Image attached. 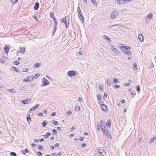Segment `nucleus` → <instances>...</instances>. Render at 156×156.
<instances>
[{
  "mask_svg": "<svg viewBox=\"0 0 156 156\" xmlns=\"http://www.w3.org/2000/svg\"><path fill=\"white\" fill-rule=\"evenodd\" d=\"M117 2L119 4H122L123 3V0H117Z\"/></svg>",
  "mask_w": 156,
  "mask_h": 156,
  "instance_id": "nucleus-30",
  "label": "nucleus"
},
{
  "mask_svg": "<svg viewBox=\"0 0 156 156\" xmlns=\"http://www.w3.org/2000/svg\"><path fill=\"white\" fill-rule=\"evenodd\" d=\"M10 154L11 156H16L17 155L16 154V153L13 152H10Z\"/></svg>",
  "mask_w": 156,
  "mask_h": 156,
  "instance_id": "nucleus-28",
  "label": "nucleus"
},
{
  "mask_svg": "<svg viewBox=\"0 0 156 156\" xmlns=\"http://www.w3.org/2000/svg\"><path fill=\"white\" fill-rule=\"evenodd\" d=\"M113 79H114L113 82H112V83H114V84L116 83L119 82V80L118 79H117L116 78H113Z\"/></svg>",
  "mask_w": 156,
  "mask_h": 156,
  "instance_id": "nucleus-23",
  "label": "nucleus"
},
{
  "mask_svg": "<svg viewBox=\"0 0 156 156\" xmlns=\"http://www.w3.org/2000/svg\"><path fill=\"white\" fill-rule=\"evenodd\" d=\"M80 109V107L79 106L76 105L75 107V110H79Z\"/></svg>",
  "mask_w": 156,
  "mask_h": 156,
  "instance_id": "nucleus-38",
  "label": "nucleus"
},
{
  "mask_svg": "<svg viewBox=\"0 0 156 156\" xmlns=\"http://www.w3.org/2000/svg\"><path fill=\"white\" fill-rule=\"evenodd\" d=\"M104 38L106 39H107L108 41H111V39H110V38L109 37H108L106 35H104Z\"/></svg>",
  "mask_w": 156,
  "mask_h": 156,
  "instance_id": "nucleus-33",
  "label": "nucleus"
},
{
  "mask_svg": "<svg viewBox=\"0 0 156 156\" xmlns=\"http://www.w3.org/2000/svg\"><path fill=\"white\" fill-rule=\"evenodd\" d=\"M28 69L27 68L24 69L23 70V72H26L27 71Z\"/></svg>",
  "mask_w": 156,
  "mask_h": 156,
  "instance_id": "nucleus-54",
  "label": "nucleus"
},
{
  "mask_svg": "<svg viewBox=\"0 0 156 156\" xmlns=\"http://www.w3.org/2000/svg\"><path fill=\"white\" fill-rule=\"evenodd\" d=\"M138 38L140 42H142L144 40L143 37V36L140 34H139L138 35Z\"/></svg>",
  "mask_w": 156,
  "mask_h": 156,
  "instance_id": "nucleus-12",
  "label": "nucleus"
},
{
  "mask_svg": "<svg viewBox=\"0 0 156 156\" xmlns=\"http://www.w3.org/2000/svg\"><path fill=\"white\" fill-rule=\"evenodd\" d=\"M9 46L7 45H5L4 48V51L6 54H8V53L9 51Z\"/></svg>",
  "mask_w": 156,
  "mask_h": 156,
  "instance_id": "nucleus-10",
  "label": "nucleus"
},
{
  "mask_svg": "<svg viewBox=\"0 0 156 156\" xmlns=\"http://www.w3.org/2000/svg\"><path fill=\"white\" fill-rule=\"evenodd\" d=\"M75 128V126H73L72 127L71 129L70 130V131L72 132L73 130Z\"/></svg>",
  "mask_w": 156,
  "mask_h": 156,
  "instance_id": "nucleus-47",
  "label": "nucleus"
},
{
  "mask_svg": "<svg viewBox=\"0 0 156 156\" xmlns=\"http://www.w3.org/2000/svg\"><path fill=\"white\" fill-rule=\"evenodd\" d=\"M101 130L104 134H105L108 138H111V136L110 135V134L108 133V131L107 129L102 128Z\"/></svg>",
  "mask_w": 156,
  "mask_h": 156,
  "instance_id": "nucleus-3",
  "label": "nucleus"
},
{
  "mask_svg": "<svg viewBox=\"0 0 156 156\" xmlns=\"http://www.w3.org/2000/svg\"><path fill=\"white\" fill-rule=\"evenodd\" d=\"M43 115V114L42 112H39L38 114V115L39 116H42Z\"/></svg>",
  "mask_w": 156,
  "mask_h": 156,
  "instance_id": "nucleus-58",
  "label": "nucleus"
},
{
  "mask_svg": "<svg viewBox=\"0 0 156 156\" xmlns=\"http://www.w3.org/2000/svg\"><path fill=\"white\" fill-rule=\"evenodd\" d=\"M42 82L43 83L42 86L48 85L49 84V81L45 78H43L42 80Z\"/></svg>",
  "mask_w": 156,
  "mask_h": 156,
  "instance_id": "nucleus-7",
  "label": "nucleus"
},
{
  "mask_svg": "<svg viewBox=\"0 0 156 156\" xmlns=\"http://www.w3.org/2000/svg\"><path fill=\"white\" fill-rule=\"evenodd\" d=\"M77 12L78 14L79 18L80 19L81 21L83 22L84 21V18L82 13L81 12L80 8L79 6H78L77 9Z\"/></svg>",
  "mask_w": 156,
  "mask_h": 156,
  "instance_id": "nucleus-2",
  "label": "nucleus"
},
{
  "mask_svg": "<svg viewBox=\"0 0 156 156\" xmlns=\"http://www.w3.org/2000/svg\"><path fill=\"white\" fill-rule=\"evenodd\" d=\"M40 65V64L38 63H36L34 65V68L38 67Z\"/></svg>",
  "mask_w": 156,
  "mask_h": 156,
  "instance_id": "nucleus-37",
  "label": "nucleus"
},
{
  "mask_svg": "<svg viewBox=\"0 0 156 156\" xmlns=\"http://www.w3.org/2000/svg\"><path fill=\"white\" fill-rule=\"evenodd\" d=\"M27 119L28 122L29 123L31 122V119L30 117V115L28 114L27 116Z\"/></svg>",
  "mask_w": 156,
  "mask_h": 156,
  "instance_id": "nucleus-13",
  "label": "nucleus"
},
{
  "mask_svg": "<svg viewBox=\"0 0 156 156\" xmlns=\"http://www.w3.org/2000/svg\"><path fill=\"white\" fill-rule=\"evenodd\" d=\"M20 51L21 53H23L25 52V48L24 47H20Z\"/></svg>",
  "mask_w": 156,
  "mask_h": 156,
  "instance_id": "nucleus-18",
  "label": "nucleus"
},
{
  "mask_svg": "<svg viewBox=\"0 0 156 156\" xmlns=\"http://www.w3.org/2000/svg\"><path fill=\"white\" fill-rule=\"evenodd\" d=\"M122 48H124V51H128L129 50H130L131 48L130 47L127 46H125V47H122Z\"/></svg>",
  "mask_w": 156,
  "mask_h": 156,
  "instance_id": "nucleus-19",
  "label": "nucleus"
},
{
  "mask_svg": "<svg viewBox=\"0 0 156 156\" xmlns=\"http://www.w3.org/2000/svg\"><path fill=\"white\" fill-rule=\"evenodd\" d=\"M47 123V122L46 121H44L42 123V125L43 127H45Z\"/></svg>",
  "mask_w": 156,
  "mask_h": 156,
  "instance_id": "nucleus-24",
  "label": "nucleus"
},
{
  "mask_svg": "<svg viewBox=\"0 0 156 156\" xmlns=\"http://www.w3.org/2000/svg\"><path fill=\"white\" fill-rule=\"evenodd\" d=\"M126 53V55H131L132 54L131 52L129 50L128 51H124L123 52Z\"/></svg>",
  "mask_w": 156,
  "mask_h": 156,
  "instance_id": "nucleus-17",
  "label": "nucleus"
},
{
  "mask_svg": "<svg viewBox=\"0 0 156 156\" xmlns=\"http://www.w3.org/2000/svg\"><path fill=\"white\" fill-rule=\"evenodd\" d=\"M72 113V112L71 111L69 110V111H68L67 112V114H68V115H70Z\"/></svg>",
  "mask_w": 156,
  "mask_h": 156,
  "instance_id": "nucleus-59",
  "label": "nucleus"
},
{
  "mask_svg": "<svg viewBox=\"0 0 156 156\" xmlns=\"http://www.w3.org/2000/svg\"><path fill=\"white\" fill-rule=\"evenodd\" d=\"M50 17L51 18H53L54 17V13H53V12H51L50 13Z\"/></svg>",
  "mask_w": 156,
  "mask_h": 156,
  "instance_id": "nucleus-41",
  "label": "nucleus"
},
{
  "mask_svg": "<svg viewBox=\"0 0 156 156\" xmlns=\"http://www.w3.org/2000/svg\"><path fill=\"white\" fill-rule=\"evenodd\" d=\"M156 139V137H154L152 138H151L150 140V142L152 143L154 141V140Z\"/></svg>",
  "mask_w": 156,
  "mask_h": 156,
  "instance_id": "nucleus-32",
  "label": "nucleus"
},
{
  "mask_svg": "<svg viewBox=\"0 0 156 156\" xmlns=\"http://www.w3.org/2000/svg\"><path fill=\"white\" fill-rule=\"evenodd\" d=\"M62 154L61 152H58L57 154V155L60 156Z\"/></svg>",
  "mask_w": 156,
  "mask_h": 156,
  "instance_id": "nucleus-62",
  "label": "nucleus"
},
{
  "mask_svg": "<svg viewBox=\"0 0 156 156\" xmlns=\"http://www.w3.org/2000/svg\"><path fill=\"white\" fill-rule=\"evenodd\" d=\"M76 72L74 71H69L67 73L68 76L69 77L75 76L76 75Z\"/></svg>",
  "mask_w": 156,
  "mask_h": 156,
  "instance_id": "nucleus-5",
  "label": "nucleus"
},
{
  "mask_svg": "<svg viewBox=\"0 0 156 156\" xmlns=\"http://www.w3.org/2000/svg\"><path fill=\"white\" fill-rule=\"evenodd\" d=\"M59 143H56L55 144V147H57L59 146Z\"/></svg>",
  "mask_w": 156,
  "mask_h": 156,
  "instance_id": "nucleus-52",
  "label": "nucleus"
},
{
  "mask_svg": "<svg viewBox=\"0 0 156 156\" xmlns=\"http://www.w3.org/2000/svg\"><path fill=\"white\" fill-rule=\"evenodd\" d=\"M97 129L98 131H99L100 129V126L99 125V123H98L97 126Z\"/></svg>",
  "mask_w": 156,
  "mask_h": 156,
  "instance_id": "nucleus-45",
  "label": "nucleus"
},
{
  "mask_svg": "<svg viewBox=\"0 0 156 156\" xmlns=\"http://www.w3.org/2000/svg\"><path fill=\"white\" fill-rule=\"evenodd\" d=\"M39 148L40 150H42L43 149V147L42 146H40L39 147Z\"/></svg>",
  "mask_w": 156,
  "mask_h": 156,
  "instance_id": "nucleus-56",
  "label": "nucleus"
},
{
  "mask_svg": "<svg viewBox=\"0 0 156 156\" xmlns=\"http://www.w3.org/2000/svg\"><path fill=\"white\" fill-rule=\"evenodd\" d=\"M34 78V77L33 76H30L28 77V79L29 80V81H30L32 80Z\"/></svg>",
  "mask_w": 156,
  "mask_h": 156,
  "instance_id": "nucleus-35",
  "label": "nucleus"
},
{
  "mask_svg": "<svg viewBox=\"0 0 156 156\" xmlns=\"http://www.w3.org/2000/svg\"><path fill=\"white\" fill-rule=\"evenodd\" d=\"M119 13L117 12L113 11L112 12L111 17L112 19H113L119 15Z\"/></svg>",
  "mask_w": 156,
  "mask_h": 156,
  "instance_id": "nucleus-6",
  "label": "nucleus"
},
{
  "mask_svg": "<svg viewBox=\"0 0 156 156\" xmlns=\"http://www.w3.org/2000/svg\"><path fill=\"white\" fill-rule=\"evenodd\" d=\"M12 3L14 4L16 3L18 0H10Z\"/></svg>",
  "mask_w": 156,
  "mask_h": 156,
  "instance_id": "nucleus-40",
  "label": "nucleus"
},
{
  "mask_svg": "<svg viewBox=\"0 0 156 156\" xmlns=\"http://www.w3.org/2000/svg\"><path fill=\"white\" fill-rule=\"evenodd\" d=\"M39 6V4L38 2H36L34 5V10H36L38 9Z\"/></svg>",
  "mask_w": 156,
  "mask_h": 156,
  "instance_id": "nucleus-11",
  "label": "nucleus"
},
{
  "mask_svg": "<svg viewBox=\"0 0 156 156\" xmlns=\"http://www.w3.org/2000/svg\"><path fill=\"white\" fill-rule=\"evenodd\" d=\"M9 91H10L12 93H15V90L13 88L9 89H8Z\"/></svg>",
  "mask_w": 156,
  "mask_h": 156,
  "instance_id": "nucleus-34",
  "label": "nucleus"
},
{
  "mask_svg": "<svg viewBox=\"0 0 156 156\" xmlns=\"http://www.w3.org/2000/svg\"><path fill=\"white\" fill-rule=\"evenodd\" d=\"M112 51L117 54H118L119 53H120V52L119 51L115 48L112 50Z\"/></svg>",
  "mask_w": 156,
  "mask_h": 156,
  "instance_id": "nucleus-25",
  "label": "nucleus"
},
{
  "mask_svg": "<svg viewBox=\"0 0 156 156\" xmlns=\"http://www.w3.org/2000/svg\"><path fill=\"white\" fill-rule=\"evenodd\" d=\"M52 132H53V134H54L56 133H57V131L55 129H53L52 130Z\"/></svg>",
  "mask_w": 156,
  "mask_h": 156,
  "instance_id": "nucleus-53",
  "label": "nucleus"
},
{
  "mask_svg": "<svg viewBox=\"0 0 156 156\" xmlns=\"http://www.w3.org/2000/svg\"><path fill=\"white\" fill-rule=\"evenodd\" d=\"M13 63L16 65H17L19 64L20 62L18 61H15L13 62Z\"/></svg>",
  "mask_w": 156,
  "mask_h": 156,
  "instance_id": "nucleus-44",
  "label": "nucleus"
},
{
  "mask_svg": "<svg viewBox=\"0 0 156 156\" xmlns=\"http://www.w3.org/2000/svg\"><path fill=\"white\" fill-rule=\"evenodd\" d=\"M81 146L82 147H86V144L85 143H83L82 144Z\"/></svg>",
  "mask_w": 156,
  "mask_h": 156,
  "instance_id": "nucleus-49",
  "label": "nucleus"
},
{
  "mask_svg": "<svg viewBox=\"0 0 156 156\" xmlns=\"http://www.w3.org/2000/svg\"><path fill=\"white\" fill-rule=\"evenodd\" d=\"M83 54V52L82 51H79L78 52V54L80 55H82Z\"/></svg>",
  "mask_w": 156,
  "mask_h": 156,
  "instance_id": "nucleus-63",
  "label": "nucleus"
},
{
  "mask_svg": "<svg viewBox=\"0 0 156 156\" xmlns=\"http://www.w3.org/2000/svg\"><path fill=\"white\" fill-rule=\"evenodd\" d=\"M120 87V86L118 85H115L113 87V88L114 89L115 88H118Z\"/></svg>",
  "mask_w": 156,
  "mask_h": 156,
  "instance_id": "nucleus-42",
  "label": "nucleus"
},
{
  "mask_svg": "<svg viewBox=\"0 0 156 156\" xmlns=\"http://www.w3.org/2000/svg\"><path fill=\"white\" fill-rule=\"evenodd\" d=\"M106 125L107 126H109V127H110L111 125V122L110 121V120H108L107 123Z\"/></svg>",
  "mask_w": 156,
  "mask_h": 156,
  "instance_id": "nucleus-20",
  "label": "nucleus"
},
{
  "mask_svg": "<svg viewBox=\"0 0 156 156\" xmlns=\"http://www.w3.org/2000/svg\"><path fill=\"white\" fill-rule=\"evenodd\" d=\"M118 45L121 48V49L122 50V51L123 52L124 51V48H123L122 47H125V46H124V44L121 43H119Z\"/></svg>",
  "mask_w": 156,
  "mask_h": 156,
  "instance_id": "nucleus-14",
  "label": "nucleus"
},
{
  "mask_svg": "<svg viewBox=\"0 0 156 156\" xmlns=\"http://www.w3.org/2000/svg\"><path fill=\"white\" fill-rule=\"evenodd\" d=\"M39 141H40V140L39 139H35L34 140V142H39Z\"/></svg>",
  "mask_w": 156,
  "mask_h": 156,
  "instance_id": "nucleus-60",
  "label": "nucleus"
},
{
  "mask_svg": "<svg viewBox=\"0 0 156 156\" xmlns=\"http://www.w3.org/2000/svg\"><path fill=\"white\" fill-rule=\"evenodd\" d=\"M55 115H56V113L55 112H53L51 114V115L52 116Z\"/></svg>",
  "mask_w": 156,
  "mask_h": 156,
  "instance_id": "nucleus-57",
  "label": "nucleus"
},
{
  "mask_svg": "<svg viewBox=\"0 0 156 156\" xmlns=\"http://www.w3.org/2000/svg\"><path fill=\"white\" fill-rule=\"evenodd\" d=\"M12 68L14 69L16 72L17 73L19 72V69L18 68L14 66H12Z\"/></svg>",
  "mask_w": 156,
  "mask_h": 156,
  "instance_id": "nucleus-31",
  "label": "nucleus"
},
{
  "mask_svg": "<svg viewBox=\"0 0 156 156\" xmlns=\"http://www.w3.org/2000/svg\"><path fill=\"white\" fill-rule=\"evenodd\" d=\"M137 66L136 65H135V64L133 65V69L135 70H137Z\"/></svg>",
  "mask_w": 156,
  "mask_h": 156,
  "instance_id": "nucleus-39",
  "label": "nucleus"
},
{
  "mask_svg": "<svg viewBox=\"0 0 156 156\" xmlns=\"http://www.w3.org/2000/svg\"><path fill=\"white\" fill-rule=\"evenodd\" d=\"M91 2L93 5L95 6L97 5V3L96 2V0H91Z\"/></svg>",
  "mask_w": 156,
  "mask_h": 156,
  "instance_id": "nucleus-26",
  "label": "nucleus"
},
{
  "mask_svg": "<svg viewBox=\"0 0 156 156\" xmlns=\"http://www.w3.org/2000/svg\"><path fill=\"white\" fill-rule=\"evenodd\" d=\"M125 101L124 100V99H122L120 101L121 103H122V104H123L124 103H125Z\"/></svg>",
  "mask_w": 156,
  "mask_h": 156,
  "instance_id": "nucleus-61",
  "label": "nucleus"
},
{
  "mask_svg": "<svg viewBox=\"0 0 156 156\" xmlns=\"http://www.w3.org/2000/svg\"><path fill=\"white\" fill-rule=\"evenodd\" d=\"M98 151L102 156H104L106 154V152L104 150L103 147L99 148L98 149Z\"/></svg>",
  "mask_w": 156,
  "mask_h": 156,
  "instance_id": "nucleus-4",
  "label": "nucleus"
},
{
  "mask_svg": "<svg viewBox=\"0 0 156 156\" xmlns=\"http://www.w3.org/2000/svg\"><path fill=\"white\" fill-rule=\"evenodd\" d=\"M5 61V59L4 58H3L2 57L0 59V62H2V63H3Z\"/></svg>",
  "mask_w": 156,
  "mask_h": 156,
  "instance_id": "nucleus-27",
  "label": "nucleus"
},
{
  "mask_svg": "<svg viewBox=\"0 0 156 156\" xmlns=\"http://www.w3.org/2000/svg\"><path fill=\"white\" fill-rule=\"evenodd\" d=\"M111 48L112 50H113L114 48H115L113 45H111Z\"/></svg>",
  "mask_w": 156,
  "mask_h": 156,
  "instance_id": "nucleus-64",
  "label": "nucleus"
},
{
  "mask_svg": "<svg viewBox=\"0 0 156 156\" xmlns=\"http://www.w3.org/2000/svg\"><path fill=\"white\" fill-rule=\"evenodd\" d=\"M57 24V22L56 23H55V24L54 26V28H55V29H56V26Z\"/></svg>",
  "mask_w": 156,
  "mask_h": 156,
  "instance_id": "nucleus-55",
  "label": "nucleus"
},
{
  "mask_svg": "<svg viewBox=\"0 0 156 156\" xmlns=\"http://www.w3.org/2000/svg\"><path fill=\"white\" fill-rule=\"evenodd\" d=\"M39 76V74H38V73H37V74H36L35 75V76H34V77H35V79H37V77Z\"/></svg>",
  "mask_w": 156,
  "mask_h": 156,
  "instance_id": "nucleus-46",
  "label": "nucleus"
},
{
  "mask_svg": "<svg viewBox=\"0 0 156 156\" xmlns=\"http://www.w3.org/2000/svg\"><path fill=\"white\" fill-rule=\"evenodd\" d=\"M23 81H24L25 82H26V83H27V82H28V81H29V80L28 79V78L26 79H24L23 80Z\"/></svg>",
  "mask_w": 156,
  "mask_h": 156,
  "instance_id": "nucleus-50",
  "label": "nucleus"
},
{
  "mask_svg": "<svg viewBox=\"0 0 156 156\" xmlns=\"http://www.w3.org/2000/svg\"><path fill=\"white\" fill-rule=\"evenodd\" d=\"M40 106L39 104H37L35 105V106L31 107L29 109V112H31L33 111L36 109L37 108Z\"/></svg>",
  "mask_w": 156,
  "mask_h": 156,
  "instance_id": "nucleus-8",
  "label": "nucleus"
},
{
  "mask_svg": "<svg viewBox=\"0 0 156 156\" xmlns=\"http://www.w3.org/2000/svg\"><path fill=\"white\" fill-rule=\"evenodd\" d=\"M101 109L104 111H106L107 110V106L104 104H101Z\"/></svg>",
  "mask_w": 156,
  "mask_h": 156,
  "instance_id": "nucleus-9",
  "label": "nucleus"
},
{
  "mask_svg": "<svg viewBox=\"0 0 156 156\" xmlns=\"http://www.w3.org/2000/svg\"><path fill=\"white\" fill-rule=\"evenodd\" d=\"M100 126H103L104 128H105V126L104 122L102 120H101L100 122Z\"/></svg>",
  "mask_w": 156,
  "mask_h": 156,
  "instance_id": "nucleus-21",
  "label": "nucleus"
},
{
  "mask_svg": "<svg viewBox=\"0 0 156 156\" xmlns=\"http://www.w3.org/2000/svg\"><path fill=\"white\" fill-rule=\"evenodd\" d=\"M136 90L137 91L139 92L140 91V88L139 87L138 85H137L136 86Z\"/></svg>",
  "mask_w": 156,
  "mask_h": 156,
  "instance_id": "nucleus-43",
  "label": "nucleus"
},
{
  "mask_svg": "<svg viewBox=\"0 0 156 156\" xmlns=\"http://www.w3.org/2000/svg\"><path fill=\"white\" fill-rule=\"evenodd\" d=\"M37 154L39 156H41L42 155V153L40 151L37 152Z\"/></svg>",
  "mask_w": 156,
  "mask_h": 156,
  "instance_id": "nucleus-51",
  "label": "nucleus"
},
{
  "mask_svg": "<svg viewBox=\"0 0 156 156\" xmlns=\"http://www.w3.org/2000/svg\"><path fill=\"white\" fill-rule=\"evenodd\" d=\"M51 123L54 125H57L58 124V122L55 120H52L51 121Z\"/></svg>",
  "mask_w": 156,
  "mask_h": 156,
  "instance_id": "nucleus-22",
  "label": "nucleus"
},
{
  "mask_svg": "<svg viewBox=\"0 0 156 156\" xmlns=\"http://www.w3.org/2000/svg\"><path fill=\"white\" fill-rule=\"evenodd\" d=\"M69 16H66L63 18L61 20L62 23H65L66 27L68 28L69 26Z\"/></svg>",
  "mask_w": 156,
  "mask_h": 156,
  "instance_id": "nucleus-1",
  "label": "nucleus"
},
{
  "mask_svg": "<svg viewBox=\"0 0 156 156\" xmlns=\"http://www.w3.org/2000/svg\"><path fill=\"white\" fill-rule=\"evenodd\" d=\"M106 83L108 86L109 87L111 85V80L108 78L106 79Z\"/></svg>",
  "mask_w": 156,
  "mask_h": 156,
  "instance_id": "nucleus-15",
  "label": "nucleus"
},
{
  "mask_svg": "<svg viewBox=\"0 0 156 156\" xmlns=\"http://www.w3.org/2000/svg\"><path fill=\"white\" fill-rule=\"evenodd\" d=\"M153 16V14L152 13H150L148 15L147 17L149 19H151Z\"/></svg>",
  "mask_w": 156,
  "mask_h": 156,
  "instance_id": "nucleus-29",
  "label": "nucleus"
},
{
  "mask_svg": "<svg viewBox=\"0 0 156 156\" xmlns=\"http://www.w3.org/2000/svg\"><path fill=\"white\" fill-rule=\"evenodd\" d=\"M30 101L29 99H27L25 100H24L22 101L23 103L24 104H26L28 103L29 101Z\"/></svg>",
  "mask_w": 156,
  "mask_h": 156,
  "instance_id": "nucleus-16",
  "label": "nucleus"
},
{
  "mask_svg": "<svg viewBox=\"0 0 156 156\" xmlns=\"http://www.w3.org/2000/svg\"><path fill=\"white\" fill-rule=\"evenodd\" d=\"M56 29H55V28H54V30H53L52 33V36H53L54 35V33L55 32L56 30Z\"/></svg>",
  "mask_w": 156,
  "mask_h": 156,
  "instance_id": "nucleus-48",
  "label": "nucleus"
},
{
  "mask_svg": "<svg viewBox=\"0 0 156 156\" xmlns=\"http://www.w3.org/2000/svg\"><path fill=\"white\" fill-rule=\"evenodd\" d=\"M97 98L98 100H100L101 99V97L100 94H98Z\"/></svg>",
  "mask_w": 156,
  "mask_h": 156,
  "instance_id": "nucleus-36",
  "label": "nucleus"
}]
</instances>
